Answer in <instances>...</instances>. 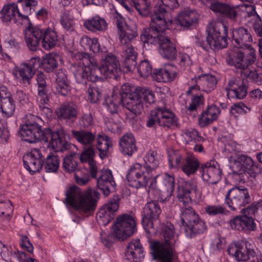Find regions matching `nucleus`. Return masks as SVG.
Here are the masks:
<instances>
[{"label":"nucleus","instance_id":"obj_1","mask_svg":"<svg viewBox=\"0 0 262 262\" xmlns=\"http://www.w3.org/2000/svg\"><path fill=\"white\" fill-rule=\"evenodd\" d=\"M77 57L80 61L75 66L74 75L79 83L86 84L88 81L95 82L101 78V75L117 79L121 73L119 61L114 55H107L100 66L94 57L86 53H79Z\"/></svg>","mask_w":262,"mask_h":262},{"label":"nucleus","instance_id":"obj_2","mask_svg":"<svg viewBox=\"0 0 262 262\" xmlns=\"http://www.w3.org/2000/svg\"><path fill=\"white\" fill-rule=\"evenodd\" d=\"M144 160V165L136 163L128 170L126 179L132 187L138 189L146 186L148 181L154 176L160 158L156 150H150L146 154Z\"/></svg>","mask_w":262,"mask_h":262},{"label":"nucleus","instance_id":"obj_3","mask_svg":"<svg viewBox=\"0 0 262 262\" xmlns=\"http://www.w3.org/2000/svg\"><path fill=\"white\" fill-rule=\"evenodd\" d=\"M154 94L150 89L124 83L120 91L119 101L122 104L123 107L134 115H140L143 110L142 99L150 103L154 102Z\"/></svg>","mask_w":262,"mask_h":262},{"label":"nucleus","instance_id":"obj_4","mask_svg":"<svg viewBox=\"0 0 262 262\" xmlns=\"http://www.w3.org/2000/svg\"><path fill=\"white\" fill-rule=\"evenodd\" d=\"M100 193L91 188L84 192L77 186L69 188L66 192V202L79 211L90 213L95 210Z\"/></svg>","mask_w":262,"mask_h":262},{"label":"nucleus","instance_id":"obj_5","mask_svg":"<svg viewBox=\"0 0 262 262\" xmlns=\"http://www.w3.org/2000/svg\"><path fill=\"white\" fill-rule=\"evenodd\" d=\"M164 242L158 241L150 242V248L154 259L161 262H172L176 255L173 245L175 243L173 226H164L162 231Z\"/></svg>","mask_w":262,"mask_h":262},{"label":"nucleus","instance_id":"obj_6","mask_svg":"<svg viewBox=\"0 0 262 262\" xmlns=\"http://www.w3.org/2000/svg\"><path fill=\"white\" fill-rule=\"evenodd\" d=\"M208 36L206 38L207 45L199 38L196 43L203 49L207 50L208 46L213 50L222 49L228 45V27L222 21L210 24L207 26Z\"/></svg>","mask_w":262,"mask_h":262},{"label":"nucleus","instance_id":"obj_7","mask_svg":"<svg viewBox=\"0 0 262 262\" xmlns=\"http://www.w3.org/2000/svg\"><path fill=\"white\" fill-rule=\"evenodd\" d=\"M28 120L23 125L19 130V134L24 141L29 143H35L39 141L48 142L50 138L51 129L42 130L40 123L41 119L38 116H27Z\"/></svg>","mask_w":262,"mask_h":262},{"label":"nucleus","instance_id":"obj_8","mask_svg":"<svg viewBox=\"0 0 262 262\" xmlns=\"http://www.w3.org/2000/svg\"><path fill=\"white\" fill-rule=\"evenodd\" d=\"M250 202L249 190L243 186L229 189L225 195V203L232 211H239Z\"/></svg>","mask_w":262,"mask_h":262},{"label":"nucleus","instance_id":"obj_9","mask_svg":"<svg viewBox=\"0 0 262 262\" xmlns=\"http://www.w3.org/2000/svg\"><path fill=\"white\" fill-rule=\"evenodd\" d=\"M150 189H158L161 192L159 199L162 202L169 200L174 189V179L167 173L156 174L150 184Z\"/></svg>","mask_w":262,"mask_h":262},{"label":"nucleus","instance_id":"obj_10","mask_svg":"<svg viewBox=\"0 0 262 262\" xmlns=\"http://www.w3.org/2000/svg\"><path fill=\"white\" fill-rule=\"evenodd\" d=\"M135 218L131 215L123 214L118 216L113 226V234L117 238L124 241L132 235L136 230Z\"/></svg>","mask_w":262,"mask_h":262},{"label":"nucleus","instance_id":"obj_11","mask_svg":"<svg viewBox=\"0 0 262 262\" xmlns=\"http://www.w3.org/2000/svg\"><path fill=\"white\" fill-rule=\"evenodd\" d=\"M200 172L203 181L209 185L217 184L222 179V170L220 165L214 160L202 164Z\"/></svg>","mask_w":262,"mask_h":262},{"label":"nucleus","instance_id":"obj_12","mask_svg":"<svg viewBox=\"0 0 262 262\" xmlns=\"http://www.w3.org/2000/svg\"><path fill=\"white\" fill-rule=\"evenodd\" d=\"M256 59L255 51L253 48L239 49L236 56L230 61V64L241 70V72L248 69Z\"/></svg>","mask_w":262,"mask_h":262},{"label":"nucleus","instance_id":"obj_13","mask_svg":"<svg viewBox=\"0 0 262 262\" xmlns=\"http://www.w3.org/2000/svg\"><path fill=\"white\" fill-rule=\"evenodd\" d=\"M119 200L118 196H114L97 212L96 219L100 225L106 226L114 218L115 213L119 208Z\"/></svg>","mask_w":262,"mask_h":262},{"label":"nucleus","instance_id":"obj_14","mask_svg":"<svg viewBox=\"0 0 262 262\" xmlns=\"http://www.w3.org/2000/svg\"><path fill=\"white\" fill-rule=\"evenodd\" d=\"M42 154L39 149H32L30 152L26 154L23 157L25 168L31 174L39 172L42 167Z\"/></svg>","mask_w":262,"mask_h":262},{"label":"nucleus","instance_id":"obj_15","mask_svg":"<svg viewBox=\"0 0 262 262\" xmlns=\"http://www.w3.org/2000/svg\"><path fill=\"white\" fill-rule=\"evenodd\" d=\"M164 4L155 7L154 13L151 16V21L154 25L158 26L161 30H166L172 24V19Z\"/></svg>","mask_w":262,"mask_h":262},{"label":"nucleus","instance_id":"obj_16","mask_svg":"<svg viewBox=\"0 0 262 262\" xmlns=\"http://www.w3.org/2000/svg\"><path fill=\"white\" fill-rule=\"evenodd\" d=\"M161 213L159 203L156 201L147 202L142 214V222L143 226L147 229L153 228V220H157Z\"/></svg>","mask_w":262,"mask_h":262},{"label":"nucleus","instance_id":"obj_17","mask_svg":"<svg viewBox=\"0 0 262 262\" xmlns=\"http://www.w3.org/2000/svg\"><path fill=\"white\" fill-rule=\"evenodd\" d=\"M233 45L238 49L252 48L249 43L252 41L250 31L243 27L233 29L232 35Z\"/></svg>","mask_w":262,"mask_h":262},{"label":"nucleus","instance_id":"obj_18","mask_svg":"<svg viewBox=\"0 0 262 262\" xmlns=\"http://www.w3.org/2000/svg\"><path fill=\"white\" fill-rule=\"evenodd\" d=\"M225 90L228 97L242 99L247 95L248 86L243 78H232L229 80Z\"/></svg>","mask_w":262,"mask_h":262},{"label":"nucleus","instance_id":"obj_19","mask_svg":"<svg viewBox=\"0 0 262 262\" xmlns=\"http://www.w3.org/2000/svg\"><path fill=\"white\" fill-rule=\"evenodd\" d=\"M227 252L237 261H246L251 258L255 254L253 249L248 247L247 243L243 244H231Z\"/></svg>","mask_w":262,"mask_h":262},{"label":"nucleus","instance_id":"obj_20","mask_svg":"<svg viewBox=\"0 0 262 262\" xmlns=\"http://www.w3.org/2000/svg\"><path fill=\"white\" fill-rule=\"evenodd\" d=\"M116 185L112 172L108 169L102 170L97 180L98 188L106 196L109 195L111 192L115 191Z\"/></svg>","mask_w":262,"mask_h":262},{"label":"nucleus","instance_id":"obj_21","mask_svg":"<svg viewBox=\"0 0 262 262\" xmlns=\"http://www.w3.org/2000/svg\"><path fill=\"white\" fill-rule=\"evenodd\" d=\"M62 133V131L58 130L54 132L51 129L50 138L48 141H50V145L52 148L55 152H63L70 149L73 150V148L77 149L75 145L69 143L65 140Z\"/></svg>","mask_w":262,"mask_h":262},{"label":"nucleus","instance_id":"obj_22","mask_svg":"<svg viewBox=\"0 0 262 262\" xmlns=\"http://www.w3.org/2000/svg\"><path fill=\"white\" fill-rule=\"evenodd\" d=\"M144 256V250L140 239L132 240L128 243L125 252L126 259L132 262H141Z\"/></svg>","mask_w":262,"mask_h":262},{"label":"nucleus","instance_id":"obj_23","mask_svg":"<svg viewBox=\"0 0 262 262\" xmlns=\"http://www.w3.org/2000/svg\"><path fill=\"white\" fill-rule=\"evenodd\" d=\"M25 40L28 48L35 51L42 41V30L37 27H29L24 30Z\"/></svg>","mask_w":262,"mask_h":262},{"label":"nucleus","instance_id":"obj_24","mask_svg":"<svg viewBox=\"0 0 262 262\" xmlns=\"http://www.w3.org/2000/svg\"><path fill=\"white\" fill-rule=\"evenodd\" d=\"M232 229L241 231L250 232L256 228V224L252 216L239 215L234 217L230 221Z\"/></svg>","mask_w":262,"mask_h":262},{"label":"nucleus","instance_id":"obj_25","mask_svg":"<svg viewBox=\"0 0 262 262\" xmlns=\"http://www.w3.org/2000/svg\"><path fill=\"white\" fill-rule=\"evenodd\" d=\"M159 52L165 58L174 60L176 58L177 51L175 45L170 39L164 35L159 37Z\"/></svg>","mask_w":262,"mask_h":262},{"label":"nucleus","instance_id":"obj_26","mask_svg":"<svg viewBox=\"0 0 262 262\" xmlns=\"http://www.w3.org/2000/svg\"><path fill=\"white\" fill-rule=\"evenodd\" d=\"M136 142L134 135L130 133H127L120 138L119 150L123 155L130 157L137 150Z\"/></svg>","mask_w":262,"mask_h":262},{"label":"nucleus","instance_id":"obj_27","mask_svg":"<svg viewBox=\"0 0 262 262\" xmlns=\"http://www.w3.org/2000/svg\"><path fill=\"white\" fill-rule=\"evenodd\" d=\"M18 19L29 21V15L35 12L38 2L36 0H18Z\"/></svg>","mask_w":262,"mask_h":262},{"label":"nucleus","instance_id":"obj_28","mask_svg":"<svg viewBox=\"0 0 262 262\" xmlns=\"http://www.w3.org/2000/svg\"><path fill=\"white\" fill-rule=\"evenodd\" d=\"M180 211L181 227L184 231L200 219L199 214L189 206L187 207H181Z\"/></svg>","mask_w":262,"mask_h":262},{"label":"nucleus","instance_id":"obj_29","mask_svg":"<svg viewBox=\"0 0 262 262\" xmlns=\"http://www.w3.org/2000/svg\"><path fill=\"white\" fill-rule=\"evenodd\" d=\"M198 19V13L191 10L180 12L176 18L177 23L185 29L191 28L197 22Z\"/></svg>","mask_w":262,"mask_h":262},{"label":"nucleus","instance_id":"obj_30","mask_svg":"<svg viewBox=\"0 0 262 262\" xmlns=\"http://www.w3.org/2000/svg\"><path fill=\"white\" fill-rule=\"evenodd\" d=\"M165 30H161L158 26L154 25L151 23H150L149 27L145 28L143 30L140 36L142 41L144 43H150L151 44H157L159 42L158 39L159 37L162 36V33Z\"/></svg>","mask_w":262,"mask_h":262},{"label":"nucleus","instance_id":"obj_31","mask_svg":"<svg viewBox=\"0 0 262 262\" xmlns=\"http://www.w3.org/2000/svg\"><path fill=\"white\" fill-rule=\"evenodd\" d=\"M95 152L93 146H88L81 154L79 159L82 163H88L89 166L91 176L93 178H96L97 176V167L96 163L94 160Z\"/></svg>","mask_w":262,"mask_h":262},{"label":"nucleus","instance_id":"obj_32","mask_svg":"<svg viewBox=\"0 0 262 262\" xmlns=\"http://www.w3.org/2000/svg\"><path fill=\"white\" fill-rule=\"evenodd\" d=\"M118 33L121 44L125 45L137 36V28L134 23H126L122 28L118 31Z\"/></svg>","mask_w":262,"mask_h":262},{"label":"nucleus","instance_id":"obj_33","mask_svg":"<svg viewBox=\"0 0 262 262\" xmlns=\"http://www.w3.org/2000/svg\"><path fill=\"white\" fill-rule=\"evenodd\" d=\"M111 139L104 133L99 134L97 138V149L101 159L105 158L110 152V149L112 147Z\"/></svg>","mask_w":262,"mask_h":262},{"label":"nucleus","instance_id":"obj_34","mask_svg":"<svg viewBox=\"0 0 262 262\" xmlns=\"http://www.w3.org/2000/svg\"><path fill=\"white\" fill-rule=\"evenodd\" d=\"M47 85H38L37 101L39 103L38 113L40 115H48L52 113L50 108L48 106L49 99L47 97Z\"/></svg>","mask_w":262,"mask_h":262},{"label":"nucleus","instance_id":"obj_35","mask_svg":"<svg viewBox=\"0 0 262 262\" xmlns=\"http://www.w3.org/2000/svg\"><path fill=\"white\" fill-rule=\"evenodd\" d=\"M171 67L154 69L152 77L153 79L158 82H167L173 80L176 73L172 71Z\"/></svg>","mask_w":262,"mask_h":262},{"label":"nucleus","instance_id":"obj_36","mask_svg":"<svg viewBox=\"0 0 262 262\" xmlns=\"http://www.w3.org/2000/svg\"><path fill=\"white\" fill-rule=\"evenodd\" d=\"M200 166V162L193 154H188L185 157L181 169L187 176L196 172Z\"/></svg>","mask_w":262,"mask_h":262},{"label":"nucleus","instance_id":"obj_37","mask_svg":"<svg viewBox=\"0 0 262 262\" xmlns=\"http://www.w3.org/2000/svg\"><path fill=\"white\" fill-rule=\"evenodd\" d=\"M42 48L46 50H51L56 46L58 40L56 32L51 29H48L46 31H42Z\"/></svg>","mask_w":262,"mask_h":262},{"label":"nucleus","instance_id":"obj_38","mask_svg":"<svg viewBox=\"0 0 262 262\" xmlns=\"http://www.w3.org/2000/svg\"><path fill=\"white\" fill-rule=\"evenodd\" d=\"M73 137L80 144L84 146H92L95 135L92 132L81 129L80 130H72L71 131Z\"/></svg>","mask_w":262,"mask_h":262},{"label":"nucleus","instance_id":"obj_39","mask_svg":"<svg viewBox=\"0 0 262 262\" xmlns=\"http://www.w3.org/2000/svg\"><path fill=\"white\" fill-rule=\"evenodd\" d=\"M241 163H242L244 171L249 173L251 177H255L256 174L261 172V169L256 165L252 158L242 155L239 156Z\"/></svg>","mask_w":262,"mask_h":262},{"label":"nucleus","instance_id":"obj_40","mask_svg":"<svg viewBox=\"0 0 262 262\" xmlns=\"http://www.w3.org/2000/svg\"><path fill=\"white\" fill-rule=\"evenodd\" d=\"M251 11L247 12V16L250 18L249 21L252 23V28L257 36L261 37L262 38V16L260 17L255 11L254 5H250Z\"/></svg>","mask_w":262,"mask_h":262},{"label":"nucleus","instance_id":"obj_41","mask_svg":"<svg viewBox=\"0 0 262 262\" xmlns=\"http://www.w3.org/2000/svg\"><path fill=\"white\" fill-rule=\"evenodd\" d=\"M14 70L18 74L24 84L28 85L35 74V72L26 63L23 62L19 66L15 67Z\"/></svg>","mask_w":262,"mask_h":262},{"label":"nucleus","instance_id":"obj_42","mask_svg":"<svg viewBox=\"0 0 262 262\" xmlns=\"http://www.w3.org/2000/svg\"><path fill=\"white\" fill-rule=\"evenodd\" d=\"M207 229V226L206 223L200 218L195 223L192 224L191 226L185 229L184 232L186 237L192 238L198 234L204 233Z\"/></svg>","mask_w":262,"mask_h":262},{"label":"nucleus","instance_id":"obj_43","mask_svg":"<svg viewBox=\"0 0 262 262\" xmlns=\"http://www.w3.org/2000/svg\"><path fill=\"white\" fill-rule=\"evenodd\" d=\"M85 27L92 32L104 31L107 29L106 21L99 17H95L87 20L84 24Z\"/></svg>","mask_w":262,"mask_h":262},{"label":"nucleus","instance_id":"obj_44","mask_svg":"<svg viewBox=\"0 0 262 262\" xmlns=\"http://www.w3.org/2000/svg\"><path fill=\"white\" fill-rule=\"evenodd\" d=\"M134 4L139 14L143 17L149 16L151 12L152 2L151 0H130Z\"/></svg>","mask_w":262,"mask_h":262},{"label":"nucleus","instance_id":"obj_45","mask_svg":"<svg viewBox=\"0 0 262 262\" xmlns=\"http://www.w3.org/2000/svg\"><path fill=\"white\" fill-rule=\"evenodd\" d=\"M60 163L59 158L55 154H50L47 157L42 167L47 172H56Z\"/></svg>","mask_w":262,"mask_h":262},{"label":"nucleus","instance_id":"obj_46","mask_svg":"<svg viewBox=\"0 0 262 262\" xmlns=\"http://www.w3.org/2000/svg\"><path fill=\"white\" fill-rule=\"evenodd\" d=\"M80 44L85 50L93 53H98L100 50L98 40L96 38H91L88 36H83L81 38Z\"/></svg>","mask_w":262,"mask_h":262},{"label":"nucleus","instance_id":"obj_47","mask_svg":"<svg viewBox=\"0 0 262 262\" xmlns=\"http://www.w3.org/2000/svg\"><path fill=\"white\" fill-rule=\"evenodd\" d=\"M185 144L187 146L196 142L204 141V139L201 136L200 133L194 128H187L183 131Z\"/></svg>","mask_w":262,"mask_h":262},{"label":"nucleus","instance_id":"obj_48","mask_svg":"<svg viewBox=\"0 0 262 262\" xmlns=\"http://www.w3.org/2000/svg\"><path fill=\"white\" fill-rule=\"evenodd\" d=\"M18 9V7L15 3L5 5L1 11L2 20L4 22L10 21L17 14Z\"/></svg>","mask_w":262,"mask_h":262},{"label":"nucleus","instance_id":"obj_49","mask_svg":"<svg viewBox=\"0 0 262 262\" xmlns=\"http://www.w3.org/2000/svg\"><path fill=\"white\" fill-rule=\"evenodd\" d=\"M117 116H109L104 119L105 124L108 130L112 133L120 134L122 129L121 122Z\"/></svg>","mask_w":262,"mask_h":262},{"label":"nucleus","instance_id":"obj_50","mask_svg":"<svg viewBox=\"0 0 262 262\" xmlns=\"http://www.w3.org/2000/svg\"><path fill=\"white\" fill-rule=\"evenodd\" d=\"M190 190L188 187L183 186H179L177 191V198L180 203H182L183 207H187L192 201L190 196Z\"/></svg>","mask_w":262,"mask_h":262},{"label":"nucleus","instance_id":"obj_51","mask_svg":"<svg viewBox=\"0 0 262 262\" xmlns=\"http://www.w3.org/2000/svg\"><path fill=\"white\" fill-rule=\"evenodd\" d=\"M239 212L243 214L244 215L248 216H252V215H254L255 213L261 212L262 219V200L257 202H253L247 207L245 208L244 207L242 208Z\"/></svg>","mask_w":262,"mask_h":262},{"label":"nucleus","instance_id":"obj_52","mask_svg":"<svg viewBox=\"0 0 262 262\" xmlns=\"http://www.w3.org/2000/svg\"><path fill=\"white\" fill-rule=\"evenodd\" d=\"M77 160V158L75 152L67 156L63 159V168L68 172H75L77 171L78 165Z\"/></svg>","mask_w":262,"mask_h":262},{"label":"nucleus","instance_id":"obj_53","mask_svg":"<svg viewBox=\"0 0 262 262\" xmlns=\"http://www.w3.org/2000/svg\"><path fill=\"white\" fill-rule=\"evenodd\" d=\"M242 76L258 85H262V74L254 69H248L241 72Z\"/></svg>","mask_w":262,"mask_h":262},{"label":"nucleus","instance_id":"obj_54","mask_svg":"<svg viewBox=\"0 0 262 262\" xmlns=\"http://www.w3.org/2000/svg\"><path fill=\"white\" fill-rule=\"evenodd\" d=\"M58 58L57 56L51 54L47 55L41 62L42 68L48 73L53 71L58 66Z\"/></svg>","mask_w":262,"mask_h":262},{"label":"nucleus","instance_id":"obj_55","mask_svg":"<svg viewBox=\"0 0 262 262\" xmlns=\"http://www.w3.org/2000/svg\"><path fill=\"white\" fill-rule=\"evenodd\" d=\"M185 157L179 151H174L168 156V162L170 168H181Z\"/></svg>","mask_w":262,"mask_h":262},{"label":"nucleus","instance_id":"obj_56","mask_svg":"<svg viewBox=\"0 0 262 262\" xmlns=\"http://www.w3.org/2000/svg\"><path fill=\"white\" fill-rule=\"evenodd\" d=\"M76 105L73 103L62 104L56 111L57 115H77L78 113Z\"/></svg>","mask_w":262,"mask_h":262},{"label":"nucleus","instance_id":"obj_57","mask_svg":"<svg viewBox=\"0 0 262 262\" xmlns=\"http://www.w3.org/2000/svg\"><path fill=\"white\" fill-rule=\"evenodd\" d=\"M204 74L191 79L190 81L191 86L187 94H191L193 90H200L205 92V78Z\"/></svg>","mask_w":262,"mask_h":262},{"label":"nucleus","instance_id":"obj_58","mask_svg":"<svg viewBox=\"0 0 262 262\" xmlns=\"http://www.w3.org/2000/svg\"><path fill=\"white\" fill-rule=\"evenodd\" d=\"M186 187H188L192 193V199L195 202L199 203L202 200V191L199 189L197 184L193 181H188L185 183Z\"/></svg>","mask_w":262,"mask_h":262},{"label":"nucleus","instance_id":"obj_59","mask_svg":"<svg viewBox=\"0 0 262 262\" xmlns=\"http://www.w3.org/2000/svg\"><path fill=\"white\" fill-rule=\"evenodd\" d=\"M13 208L9 201H0V216L8 221L10 220V216L13 212Z\"/></svg>","mask_w":262,"mask_h":262},{"label":"nucleus","instance_id":"obj_60","mask_svg":"<svg viewBox=\"0 0 262 262\" xmlns=\"http://www.w3.org/2000/svg\"><path fill=\"white\" fill-rule=\"evenodd\" d=\"M178 121L177 116H161L158 119V123L160 125L168 127L177 126L178 124Z\"/></svg>","mask_w":262,"mask_h":262},{"label":"nucleus","instance_id":"obj_61","mask_svg":"<svg viewBox=\"0 0 262 262\" xmlns=\"http://www.w3.org/2000/svg\"><path fill=\"white\" fill-rule=\"evenodd\" d=\"M15 111V104L13 99H7L0 102V113L6 115H12Z\"/></svg>","mask_w":262,"mask_h":262},{"label":"nucleus","instance_id":"obj_62","mask_svg":"<svg viewBox=\"0 0 262 262\" xmlns=\"http://www.w3.org/2000/svg\"><path fill=\"white\" fill-rule=\"evenodd\" d=\"M137 70L140 76L142 77H147L152 74L151 66L147 60L142 61L139 64Z\"/></svg>","mask_w":262,"mask_h":262},{"label":"nucleus","instance_id":"obj_63","mask_svg":"<svg viewBox=\"0 0 262 262\" xmlns=\"http://www.w3.org/2000/svg\"><path fill=\"white\" fill-rule=\"evenodd\" d=\"M88 99L92 103H97L101 98V92L97 87L90 85L88 89Z\"/></svg>","mask_w":262,"mask_h":262},{"label":"nucleus","instance_id":"obj_64","mask_svg":"<svg viewBox=\"0 0 262 262\" xmlns=\"http://www.w3.org/2000/svg\"><path fill=\"white\" fill-rule=\"evenodd\" d=\"M13 253L10 247L3 244L0 241V253L2 258L7 262H14L12 260Z\"/></svg>","mask_w":262,"mask_h":262}]
</instances>
